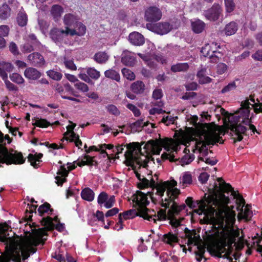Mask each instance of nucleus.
<instances>
[{
	"label": "nucleus",
	"instance_id": "864d4df0",
	"mask_svg": "<svg viewBox=\"0 0 262 262\" xmlns=\"http://www.w3.org/2000/svg\"><path fill=\"white\" fill-rule=\"evenodd\" d=\"M69 122L71 124L69 125L68 126H67V132L64 134V138L66 140H68L71 138V134L72 133L74 132L73 130L74 128V127L76 126V124L73 123L71 121H69Z\"/></svg>",
	"mask_w": 262,
	"mask_h": 262
},
{
	"label": "nucleus",
	"instance_id": "0e129e2a",
	"mask_svg": "<svg viewBox=\"0 0 262 262\" xmlns=\"http://www.w3.org/2000/svg\"><path fill=\"white\" fill-rule=\"evenodd\" d=\"M9 27L7 25L0 26V36L6 37L9 33Z\"/></svg>",
	"mask_w": 262,
	"mask_h": 262
},
{
	"label": "nucleus",
	"instance_id": "b1692460",
	"mask_svg": "<svg viewBox=\"0 0 262 262\" xmlns=\"http://www.w3.org/2000/svg\"><path fill=\"white\" fill-rule=\"evenodd\" d=\"M70 36H83L86 33V27L80 22H76L74 29L70 28Z\"/></svg>",
	"mask_w": 262,
	"mask_h": 262
},
{
	"label": "nucleus",
	"instance_id": "4be33fe9",
	"mask_svg": "<svg viewBox=\"0 0 262 262\" xmlns=\"http://www.w3.org/2000/svg\"><path fill=\"white\" fill-rule=\"evenodd\" d=\"M28 59L31 64L37 67H41L46 63L43 56L38 53L30 54L28 56Z\"/></svg>",
	"mask_w": 262,
	"mask_h": 262
},
{
	"label": "nucleus",
	"instance_id": "c9c22d12",
	"mask_svg": "<svg viewBox=\"0 0 262 262\" xmlns=\"http://www.w3.org/2000/svg\"><path fill=\"white\" fill-rule=\"evenodd\" d=\"M132 90L135 93L140 94L144 92L145 85L143 82L137 81L134 82L131 85Z\"/></svg>",
	"mask_w": 262,
	"mask_h": 262
},
{
	"label": "nucleus",
	"instance_id": "37998d69",
	"mask_svg": "<svg viewBox=\"0 0 262 262\" xmlns=\"http://www.w3.org/2000/svg\"><path fill=\"white\" fill-rule=\"evenodd\" d=\"M95 161L93 158L89 156H85L83 158L77 163V165L79 166H82L85 165H94Z\"/></svg>",
	"mask_w": 262,
	"mask_h": 262
},
{
	"label": "nucleus",
	"instance_id": "a211bd4d",
	"mask_svg": "<svg viewBox=\"0 0 262 262\" xmlns=\"http://www.w3.org/2000/svg\"><path fill=\"white\" fill-rule=\"evenodd\" d=\"M67 168L68 170L65 167L64 165L60 166V169L57 172V176L56 177V183L59 185H61L66 180V177L68 176L69 171H71L75 168V166L71 164H68Z\"/></svg>",
	"mask_w": 262,
	"mask_h": 262
},
{
	"label": "nucleus",
	"instance_id": "e2e57ef3",
	"mask_svg": "<svg viewBox=\"0 0 262 262\" xmlns=\"http://www.w3.org/2000/svg\"><path fill=\"white\" fill-rule=\"evenodd\" d=\"M107 111L115 116H118L120 114L119 111L118 110L117 107L113 104H110L106 107Z\"/></svg>",
	"mask_w": 262,
	"mask_h": 262
},
{
	"label": "nucleus",
	"instance_id": "774afa93",
	"mask_svg": "<svg viewBox=\"0 0 262 262\" xmlns=\"http://www.w3.org/2000/svg\"><path fill=\"white\" fill-rule=\"evenodd\" d=\"M252 57L257 61H262V50H258L252 55Z\"/></svg>",
	"mask_w": 262,
	"mask_h": 262
},
{
	"label": "nucleus",
	"instance_id": "3c124183",
	"mask_svg": "<svg viewBox=\"0 0 262 262\" xmlns=\"http://www.w3.org/2000/svg\"><path fill=\"white\" fill-rule=\"evenodd\" d=\"M194 159V156L193 155H185L181 160V164L182 166L190 164Z\"/></svg>",
	"mask_w": 262,
	"mask_h": 262
},
{
	"label": "nucleus",
	"instance_id": "9d476101",
	"mask_svg": "<svg viewBox=\"0 0 262 262\" xmlns=\"http://www.w3.org/2000/svg\"><path fill=\"white\" fill-rule=\"evenodd\" d=\"M220 48V45L216 42L206 44L202 47L201 53L204 56L209 58L211 62L215 63L222 56V53L218 51V49Z\"/></svg>",
	"mask_w": 262,
	"mask_h": 262
},
{
	"label": "nucleus",
	"instance_id": "2eb2a0df",
	"mask_svg": "<svg viewBox=\"0 0 262 262\" xmlns=\"http://www.w3.org/2000/svg\"><path fill=\"white\" fill-rule=\"evenodd\" d=\"M146 28L148 30L160 35L166 34L171 29V26L167 23H159L153 25L147 24Z\"/></svg>",
	"mask_w": 262,
	"mask_h": 262
},
{
	"label": "nucleus",
	"instance_id": "58836bf2",
	"mask_svg": "<svg viewBox=\"0 0 262 262\" xmlns=\"http://www.w3.org/2000/svg\"><path fill=\"white\" fill-rule=\"evenodd\" d=\"M10 8L6 4L0 7V19L5 20L10 16Z\"/></svg>",
	"mask_w": 262,
	"mask_h": 262
},
{
	"label": "nucleus",
	"instance_id": "bf43d9fd",
	"mask_svg": "<svg viewBox=\"0 0 262 262\" xmlns=\"http://www.w3.org/2000/svg\"><path fill=\"white\" fill-rule=\"evenodd\" d=\"M50 205L47 203L41 205L38 209V211L40 215H42L45 212H48V211H52L50 209Z\"/></svg>",
	"mask_w": 262,
	"mask_h": 262
},
{
	"label": "nucleus",
	"instance_id": "f257e3e1",
	"mask_svg": "<svg viewBox=\"0 0 262 262\" xmlns=\"http://www.w3.org/2000/svg\"><path fill=\"white\" fill-rule=\"evenodd\" d=\"M231 186L227 184L221 178L208 189L209 194H204V198L193 203L191 198H188L186 203L191 208L198 206L196 211L199 214L204 215V219L207 224H212L217 228L215 232L216 238H230L238 236L239 231L235 229L233 225L235 220V213L233 210V206H229L230 199L222 192L223 190L228 191Z\"/></svg>",
	"mask_w": 262,
	"mask_h": 262
},
{
	"label": "nucleus",
	"instance_id": "8fccbe9b",
	"mask_svg": "<svg viewBox=\"0 0 262 262\" xmlns=\"http://www.w3.org/2000/svg\"><path fill=\"white\" fill-rule=\"evenodd\" d=\"M33 125L39 127H47L50 125V123L45 119H36L35 120Z\"/></svg>",
	"mask_w": 262,
	"mask_h": 262
},
{
	"label": "nucleus",
	"instance_id": "4c0bfd02",
	"mask_svg": "<svg viewBox=\"0 0 262 262\" xmlns=\"http://www.w3.org/2000/svg\"><path fill=\"white\" fill-rule=\"evenodd\" d=\"M206 70L202 69L199 71L197 74V77L199 78V81L201 84L208 83L210 82L211 79L205 75Z\"/></svg>",
	"mask_w": 262,
	"mask_h": 262
},
{
	"label": "nucleus",
	"instance_id": "a878e982",
	"mask_svg": "<svg viewBox=\"0 0 262 262\" xmlns=\"http://www.w3.org/2000/svg\"><path fill=\"white\" fill-rule=\"evenodd\" d=\"M192 183V177L189 171L183 172L180 177L179 184L183 187L185 188Z\"/></svg>",
	"mask_w": 262,
	"mask_h": 262
},
{
	"label": "nucleus",
	"instance_id": "39448f33",
	"mask_svg": "<svg viewBox=\"0 0 262 262\" xmlns=\"http://www.w3.org/2000/svg\"><path fill=\"white\" fill-rule=\"evenodd\" d=\"M153 194L149 191L142 192L137 191L133 196V201L135 203L134 206L135 209H130L119 214L122 219H130L136 216H139L149 221H153L156 223L158 220H164L168 219V214L165 209H161L158 213L153 209H149L146 207L149 204L148 196L151 199H153Z\"/></svg>",
	"mask_w": 262,
	"mask_h": 262
},
{
	"label": "nucleus",
	"instance_id": "dca6fc26",
	"mask_svg": "<svg viewBox=\"0 0 262 262\" xmlns=\"http://www.w3.org/2000/svg\"><path fill=\"white\" fill-rule=\"evenodd\" d=\"M115 202L114 195L109 196L104 192H101L97 198V202L100 206H103L106 208H110L113 206Z\"/></svg>",
	"mask_w": 262,
	"mask_h": 262
},
{
	"label": "nucleus",
	"instance_id": "bb28decb",
	"mask_svg": "<svg viewBox=\"0 0 262 262\" xmlns=\"http://www.w3.org/2000/svg\"><path fill=\"white\" fill-rule=\"evenodd\" d=\"M162 241L164 243L173 246L174 244L178 243V238L176 234L171 232L165 234L162 237Z\"/></svg>",
	"mask_w": 262,
	"mask_h": 262
},
{
	"label": "nucleus",
	"instance_id": "5fc2aeb1",
	"mask_svg": "<svg viewBox=\"0 0 262 262\" xmlns=\"http://www.w3.org/2000/svg\"><path fill=\"white\" fill-rule=\"evenodd\" d=\"M236 85L235 81L229 83L227 85L225 86L221 91L222 93H226L230 91L235 90Z\"/></svg>",
	"mask_w": 262,
	"mask_h": 262
},
{
	"label": "nucleus",
	"instance_id": "ea45409f",
	"mask_svg": "<svg viewBox=\"0 0 262 262\" xmlns=\"http://www.w3.org/2000/svg\"><path fill=\"white\" fill-rule=\"evenodd\" d=\"M28 17L26 13L24 11H20L17 15V22L20 27H24L27 25Z\"/></svg>",
	"mask_w": 262,
	"mask_h": 262
},
{
	"label": "nucleus",
	"instance_id": "473e14b6",
	"mask_svg": "<svg viewBox=\"0 0 262 262\" xmlns=\"http://www.w3.org/2000/svg\"><path fill=\"white\" fill-rule=\"evenodd\" d=\"M109 56L104 52H99L95 54L94 59L98 63H104L108 59Z\"/></svg>",
	"mask_w": 262,
	"mask_h": 262
},
{
	"label": "nucleus",
	"instance_id": "c03bdc74",
	"mask_svg": "<svg viewBox=\"0 0 262 262\" xmlns=\"http://www.w3.org/2000/svg\"><path fill=\"white\" fill-rule=\"evenodd\" d=\"M105 77L115 80L117 81H119L120 79V77L118 73L113 70H106L104 72Z\"/></svg>",
	"mask_w": 262,
	"mask_h": 262
},
{
	"label": "nucleus",
	"instance_id": "423d86ee",
	"mask_svg": "<svg viewBox=\"0 0 262 262\" xmlns=\"http://www.w3.org/2000/svg\"><path fill=\"white\" fill-rule=\"evenodd\" d=\"M225 129L220 126L214 124H205L200 129V141L195 143V148L193 152L198 151L201 155L199 157V162H205L206 164L214 165L217 163V160L206 157L208 154L206 146L214 145L216 143H223L222 136L225 134Z\"/></svg>",
	"mask_w": 262,
	"mask_h": 262
},
{
	"label": "nucleus",
	"instance_id": "338daca9",
	"mask_svg": "<svg viewBox=\"0 0 262 262\" xmlns=\"http://www.w3.org/2000/svg\"><path fill=\"white\" fill-rule=\"evenodd\" d=\"M176 118L172 116H167L163 117L162 119V122L165 123L166 125H168L170 124H173L174 123Z\"/></svg>",
	"mask_w": 262,
	"mask_h": 262
},
{
	"label": "nucleus",
	"instance_id": "72a5a7b5",
	"mask_svg": "<svg viewBox=\"0 0 262 262\" xmlns=\"http://www.w3.org/2000/svg\"><path fill=\"white\" fill-rule=\"evenodd\" d=\"M94 192L89 188H86L82 190L81 196L83 200L88 201H92L94 199Z\"/></svg>",
	"mask_w": 262,
	"mask_h": 262
},
{
	"label": "nucleus",
	"instance_id": "49530a36",
	"mask_svg": "<svg viewBox=\"0 0 262 262\" xmlns=\"http://www.w3.org/2000/svg\"><path fill=\"white\" fill-rule=\"evenodd\" d=\"M9 77L11 81L18 84L24 83L25 82V80L23 77L20 74L16 73L10 74Z\"/></svg>",
	"mask_w": 262,
	"mask_h": 262
},
{
	"label": "nucleus",
	"instance_id": "393cba45",
	"mask_svg": "<svg viewBox=\"0 0 262 262\" xmlns=\"http://www.w3.org/2000/svg\"><path fill=\"white\" fill-rule=\"evenodd\" d=\"M121 60L124 64L127 66H133L136 62L134 53L128 51H124L122 54Z\"/></svg>",
	"mask_w": 262,
	"mask_h": 262
},
{
	"label": "nucleus",
	"instance_id": "9b49d317",
	"mask_svg": "<svg viewBox=\"0 0 262 262\" xmlns=\"http://www.w3.org/2000/svg\"><path fill=\"white\" fill-rule=\"evenodd\" d=\"M25 160L21 153H10L7 150L0 151V163L21 164Z\"/></svg>",
	"mask_w": 262,
	"mask_h": 262
},
{
	"label": "nucleus",
	"instance_id": "6e6552de",
	"mask_svg": "<svg viewBox=\"0 0 262 262\" xmlns=\"http://www.w3.org/2000/svg\"><path fill=\"white\" fill-rule=\"evenodd\" d=\"M229 191L231 192V194L236 200V202L237 204V209L239 211L238 218L239 219H245L246 221L250 220L252 216V212L251 210V206L247 205L244 208L245 204L244 199L239 194L236 193L232 187L228 191L224 190H222V192L224 193V192Z\"/></svg>",
	"mask_w": 262,
	"mask_h": 262
},
{
	"label": "nucleus",
	"instance_id": "052dcab7",
	"mask_svg": "<svg viewBox=\"0 0 262 262\" xmlns=\"http://www.w3.org/2000/svg\"><path fill=\"white\" fill-rule=\"evenodd\" d=\"M228 67L224 63H220L216 67L217 73L219 74L225 73L228 70Z\"/></svg>",
	"mask_w": 262,
	"mask_h": 262
},
{
	"label": "nucleus",
	"instance_id": "7c9ffc66",
	"mask_svg": "<svg viewBox=\"0 0 262 262\" xmlns=\"http://www.w3.org/2000/svg\"><path fill=\"white\" fill-rule=\"evenodd\" d=\"M77 21V18L72 14H67L64 16L63 23L66 26L70 28Z\"/></svg>",
	"mask_w": 262,
	"mask_h": 262
},
{
	"label": "nucleus",
	"instance_id": "79ce46f5",
	"mask_svg": "<svg viewBox=\"0 0 262 262\" xmlns=\"http://www.w3.org/2000/svg\"><path fill=\"white\" fill-rule=\"evenodd\" d=\"M154 105L157 106L158 107H154L149 110V114L150 115H155L156 114H160L163 112L161 108L163 106V103L161 101H157L152 102Z\"/></svg>",
	"mask_w": 262,
	"mask_h": 262
},
{
	"label": "nucleus",
	"instance_id": "20e7f679",
	"mask_svg": "<svg viewBox=\"0 0 262 262\" xmlns=\"http://www.w3.org/2000/svg\"><path fill=\"white\" fill-rule=\"evenodd\" d=\"M135 174L140 180L138 186L141 189L150 187L152 189H155L156 194L160 197L162 201V206L166 208L170 207L168 210V220L173 227H177L180 225V221L177 219L175 215L178 214L184 207L178 206L174 200L177 198L180 194V190L176 188L177 182L174 180L158 182V176L155 174L151 176L149 174L147 178L141 174L137 171H135Z\"/></svg>",
	"mask_w": 262,
	"mask_h": 262
},
{
	"label": "nucleus",
	"instance_id": "09e8293b",
	"mask_svg": "<svg viewBox=\"0 0 262 262\" xmlns=\"http://www.w3.org/2000/svg\"><path fill=\"white\" fill-rule=\"evenodd\" d=\"M3 76L2 79L4 81L7 88L10 91H17L18 90L17 86L8 80V76L5 74H3Z\"/></svg>",
	"mask_w": 262,
	"mask_h": 262
},
{
	"label": "nucleus",
	"instance_id": "a18cd8bd",
	"mask_svg": "<svg viewBox=\"0 0 262 262\" xmlns=\"http://www.w3.org/2000/svg\"><path fill=\"white\" fill-rule=\"evenodd\" d=\"M47 74L51 79L57 81L60 80L62 77V75L61 73L53 70L48 71Z\"/></svg>",
	"mask_w": 262,
	"mask_h": 262
},
{
	"label": "nucleus",
	"instance_id": "0eeeda50",
	"mask_svg": "<svg viewBox=\"0 0 262 262\" xmlns=\"http://www.w3.org/2000/svg\"><path fill=\"white\" fill-rule=\"evenodd\" d=\"M249 112L247 108L239 109L234 115H230L225 110L220 108L221 113L225 117L224 121L227 127L231 130L230 134L235 141H241L247 129H250L253 133L257 132L255 126L249 123Z\"/></svg>",
	"mask_w": 262,
	"mask_h": 262
},
{
	"label": "nucleus",
	"instance_id": "aec40b11",
	"mask_svg": "<svg viewBox=\"0 0 262 262\" xmlns=\"http://www.w3.org/2000/svg\"><path fill=\"white\" fill-rule=\"evenodd\" d=\"M221 12V7L219 5H215L206 11L205 15L208 19L214 21L219 18Z\"/></svg>",
	"mask_w": 262,
	"mask_h": 262
},
{
	"label": "nucleus",
	"instance_id": "c85d7f7f",
	"mask_svg": "<svg viewBox=\"0 0 262 262\" xmlns=\"http://www.w3.org/2000/svg\"><path fill=\"white\" fill-rule=\"evenodd\" d=\"M14 67L11 63L6 62H0V76L3 78V74L8 76L7 72L12 71Z\"/></svg>",
	"mask_w": 262,
	"mask_h": 262
},
{
	"label": "nucleus",
	"instance_id": "4d7b16f0",
	"mask_svg": "<svg viewBox=\"0 0 262 262\" xmlns=\"http://www.w3.org/2000/svg\"><path fill=\"white\" fill-rule=\"evenodd\" d=\"M70 139L71 141L75 142V145L77 147L80 148V146L82 145V142L79 140L78 135L73 132L71 134V138Z\"/></svg>",
	"mask_w": 262,
	"mask_h": 262
},
{
	"label": "nucleus",
	"instance_id": "680f3d73",
	"mask_svg": "<svg viewBox=\"0 0 262 262\" xmlns=\"http://www.w3.org/2000/svg\"><path fill=\"white\" fill-rule=\"evenodd\" d=\"M75 88L82 92H87L89 91L88 86L84 83L78 82L75 84Z\"/></svg>",
	"mask_w": 262,
	"mask_h": 262
},
{
	"label": "nucleus",
	"instance_id": "cd10ccee",
	"mask_svg": "<svg viewBox=\"0 0 262 262\" xmlns=\"http://www.w3.org/2000/svg\"><path fill=\"white\" fill-rule=\"evenodd\" d=\"M63 13V8L58 5H53L51 9V14L55 21L58 20Z\"/></svg>",
	"mask_w": 262,
	"mask_h": 262
},
{
	"label": "nucleus",
	"instance_id": "5701e85b",
	"mask_svg": "<svg viewBox=\"0 0 262 262\" xmlns=\"http://www.w3.org/2000/svg\"><path fill=\"white\" fill-rule=\"evenodd\" d=\"M41 75V74L38 70L32 67L27 68L24 71L25 77L29 80H37Z\"/></svg>",
	"mask_w": 262,
	"mask_h": 262
},
{
	"label": "nucleus",
	"instance_id": "f704fd0d",
	"mask_svg": "<svg viewBox=\"0 0 262 262\" xmlns=\"http://www.w3.org/2000/svg\"><path fill=\"white\" fill-rule=\"evenodd\" d=\"M189 66L186 63H179L171 67V70L173 72H185L189 69Z\"/></svg>",
	"mask_w": 262,
	"mask_h": 262
},
{
	"label": "nucleus",
	"instance_id": "6ab92c4d",
	"mask_svg": "<svg viewBox=\"0 0 262 262\" xmlns=\"http://www.w3.org/2000/svg\"><path fill=\"white\" fill-rule=\"evenodd\" d=\"M251 105L254 109L255 112L256 113L261 112L262 113V103H256L254 99L253 98H251L250 100H245L244 102H242V107L240 109L243 108H247L249 110V105ZM250 113V112H249ZM249 115L250 114H249ZM251 117L249 116V123L250 124H252L251 123Z\"/></svg>",
	"mask_w": 262,
	"mask_h": 262
},
{
	"label": "nucleus",
	"instance_id": "f03ea898",
	"mask_svg": "<svg viewBox=\"0 0 262 262\" xmlns=\"http://www.w3.org/2000/svg\"><path fill=\"white\" fill-rule=\"evenodd\" d=\"M180 144L171 139L165 138L159 140H151L146 143L142 151L141 145L138 142H133L127 145V150L125 152V163L134 169L137 168L151 167L156 164L152 155H159L163 147L166 152L163 154L161 158L174 160L175 154L177 152Z\"/></svg>",
	"mask_w": 262,
	"mask_h": 262
},
{
	"label": "nucleus",
	"instance_id": "6e6d98bb",
	"mask_svg": "<svg viewBox=\"0 0 262 262\" xmlns=\"http://www.w3.org/2000/svg\"><path fill=\"white\" fill-rule=\"evenodd\" d=\"M8 48L9 51L13 55L16 56L19 55V52L17 46L13 41L10 42Z\"/></svg>",
	"mask_w": 262,
	"mask_h": 262
},
{
	"label": "nucleus",
	"instance_id": "a19ab883",
	"mask_svg": "<svg viewBox=\"0 0 262 262\" xmlns=\"http://www.w3.org/2000/svg\"><path fill=\"white\" fill-rule=\"evenodd\" d=\"M42 154H29L28 156V160L30 162L31 165L36 167L40 162V159L42 158Z\"/></svg>",
	"mask_w": 262,
	"mask_h": 262
},
{
	"label": "nucleus",
	"instance_id": "e433bc0d",
	"mask_svg": "<svg viewBox=\"0 0 262 262\" xmlns=\"http://www.w3.org/2000/svg\"><path fill=\"white\" fill-rule=\"evenodd\" d=\"M114 149V146L112 144H108V145H106L105 144H102V145H99V148H98L96 146H91L89 149L87 151L88 152H90V151L91 150H97V151H98V150H101V152L102 155H103V157H105V156H107V154L105 152V151L104 150V149Z\"/></svg>",
	"mask_w": 262,
	"mask_h": 262
},
{
	"label": "nucleus",
	"instance_id": "de8ad7c7",
	"mask_svg": "<svg viewBox=\"0 0 262 262\" xmlns=\"http://www.w3.org/2000/svg\"><path fill=\"white\" fill-rule=\"evenodd\" d=\"M226 12L230 13L233 12L235 8V4L233 0H224Z\"/></svg>",
	"mask_w": 262,
	"mask_h": 262
},
{
	"label": "nucleus",
	"instance_id": "c756f323",
	"mask_svg": "<svg viewBox=\"0 0 262 262\" xmlns=\"http://www.w3.org/2000/svg\"><path fill=\"white\" fill-rule=\"evenodd\" d=\"M193 31L195 33H200L204 29L205 24L200 19L195 20L191 23Z\"/></svg>",
	"mask_w": 262,
	"mask_h": 262
},
{
	"label": "nucleus",
	"instance_id": "7ed1b4c3",
	"mask_svg": "<svg viewBox=\"0 0 262 262\" xmlns=\"http://www.w3.org/2000/svg\"><path fill=\"white\" fill-rule=\"evenodd\" d=\"M9 228L7 224L0 225V241L6 245V252L0 256V262H21L35 252L36 246L46 240L44 228L34 230L25 237L9 236Z\"/></svg>",
	"mask_w": 262,
	"mask_h": 262
},
{
	"label": "nucleus",
	"instance_id": "69168bd1",
	"mask_svg": "<svg viewBox=\"0 0 262 262\" xmlns=\"http://www.w3.org/2000/svg\"><path fill=\"white\" fill-rule=\"evenodd\" d=\"M127 107L130 110L136 117H138L140 115V110L134 105L132 104H128L126 105Z\"/></svg>",
	"mask_w": 262,
	"mask_h": 262
},
{
	"label": "nucleus",
	"instance_id": "f3484780",
	"mask_svg": "<svg viewBox=\"0 0 262 262\" xmlns=\"http://www.w3.org/2000/svg\"><path fill=\"white\" fill-rule=\"evenodd\" d=\"M43 224L45 226V228L48 230H52L55 227L59 231L63 229V226L59 223V221L57 216L54 217L53 219L51 217L44 218L43 220Z\"/></svg>",
	"mask_w": 262,
	"mask_h": 262
},
{
	"label": "nucleus",
	"instance_id": "1a4fd4ad",
	"mask_svg": "<svg viewBox=\"0 0 262 262\" xmlns=\"http://www.w3.org/2000/svg\"><path fill=\"white\" fill-rule=\"evenodd\" d=\"M186 235L188 239V245H194L196 246L197 250L195 251L196 259L198 261H200L204 257V254L205 252V246L203 244L199 235L197 234L195 231H189L188 232H186Z\"/></svg>",
	"mask_w": 262,
	"mask_h": 262
},
{
	"label": "nucleus",
	"instance_id": "2f4dec72",
	"mask_svg": "<svg viewBox=\"0 0 262 262\" xmlns=\"http://www.w3.org/2000/svg\"><path fill=\"white\" fill-rule=\"evenodd\" d=\"M238 29L237 25L234 21L227 24L225 28L224 31L226 35H232L236 33Z\"/></svg>",
	"mask_w": 262,
	"mask_h": 262
},
{
	"label": "nucleus",
	"instance_id": "603ef678",
	"mask_svg": "<svg viewBox=\"0 0 262 262\" xmlns=\"http://www.w3.org/2000/svg\"><path fill=\"white\" fill-rule=\"evenodd\" d=\"M122 73L123 76L128 80H133L135 78L134 73L127 68H123L122 70Z\"/></svg>",
	"mask_w": 262,
	"mask_h": 262
},
{
	"label": "nucleus",
	"instance_id": "412c9836",
	"mask_svg": "<svg viewBox=\"0 0 262 262\" xmlns=\"http://www.w3.org/2000/svg\"><path fill=\"white\" fill-rule=\"evenodd\" d=\"M129 42L134 46H141L145 42V39L141 33L138 32H133L128 35Z\"/></svg>",
	"mask_w": 262,
	"mask_h": 262
},
{
	"label": "nucleus",
	"instance_id": "4468645a",
	"mask_svg": "<svg viewBox=\"0 0 262 262\" xmlns=\"http://www.w3.org/2000/svg\"><path fill=\"white\" fill-rule=\"evenodd\" d=\"M162 16V11L156 6L149 7L145 11L144 17L147 21H157L161 18Z\"/></svg>",
	"mask_w": 262,
	"mask_h": 262
},
{
	"label": "nucleus",
	"instance_id": "ddd939ff",
	"mask_svg": "<svg viewBox=\"0 0 262 262\" xmlns=\"http://www.w3.org/2000/svg\"><path fill=\"white\" fill-rule=\"evenodd\" d=\"M50 35L56 44H60L62 42H66L67 37L70 35V28L66 27L64 29L53 28L51 30Z\"/></svg>",
	"mask_w": 262,
	"mask_h": 262
},
{
	"label": "nucleus",
	"instance_id": "13d9d810",
	"mask_svg": "<svg viewBox=\"0 0 262 262\" xmlns=\"http://www.w3.org/2000/svg\"><path fill=\"white\" fill-rule=\"evenodd\" d=\"M64 64L65 67L71 70H76V66L74 63V62L72 60L68 59L66 57L64 58Z\"/></svg>",
	"mask_w": 262,
	"mask_h": 262
},
{
	"label": "nucleus",
	"instance_id": "f8f14e48",
	"mask_svg": "<svg viewBox=\"0 0 262 262\" xmlns=\"http://www.w3.org/2000/svg\"><path fill=\"white\" fill-rule=\"evenodd\" d=\"M78 71L79 78L88 83L93 84L89 77L96 80L100 76V72L93 68H79Z\"/></svg>",
	"mask_w": 262,
	"mask_h": 262
}]
</instances>
